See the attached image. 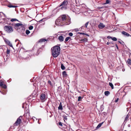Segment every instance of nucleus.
<instances>
[{"label":"nucleus","mask_w":131,"mask_h":131,"mask_svg":"<svg viewBox=\"0 0 131 131\" xmlns=\"http://www.w3.org/2000/svg\"><path fill=\"white\" fill-rule=\"evenodd\" d=\"M104 94L105 95L108 96L110 94V92L108 91H106L104 92Z\"/></svg>","instance_id":"a878e982"},{"label":"nucleus","mask_w":131,"mask_h":131,"mask_svg":"<svg viewBox=\"0 0 131 131\" xmlns=\"http://www.w3.org/2000/svg\"><path fill=\"white\" fill-rule=\"evenodd\" d=\"M4 41L7 45L9 46L10 47H13L12 43L10 42V41L8 39H4Z\"/></svg>","instance_id":"6e6552de"},{"label":"nucleus","mask_w":131,"mask_h":131,"mask_svg":"<svg viewBox=\"0 0 131 131\" xmlns=\"http://www.w3.org/2000/svg\"><path fill=\"white\" fill-rule=\"evenodd\" d=\"M78 33L79 34H82V35H85V33H84L79 32Z\"/></svg>","instance_id":"864d4df0"},{"label":"nucleus","mask_w":131,"mask_h":131,"mask_svg":"<svg viewBox=\"0 0 131 131\" xmlns=\"http://www.w3.org/2000/svg\"><path fill=\"white\" fill-rule=\"evenodd\" d=\"M26 111L25 112V113L24 115V117H25L26 118H30L31 117L30 116V113L29 112V110H26Z\"/></svg>","instance_id":"423d86ee"},{"label":"nucleus","mask_w":131,"mask_h":131,"mask_svg":"<svg viewBox=\"0 0 131 131\" xmlns=\"http://www.w3.org/2000/svg\"><path fill=\"white\" fill-rule=\"evenodd\" d=\"M44 48V46L42 45L41 47L40 48H39V49H38V50H37V52L38 53H37L36 54V55H38L39 54V53L40 52V50H43V49Z\"/></svg>","instance_id":"dca6fc26"},{"label":"nucleus","mask_w":131,"mask_h":131,"mask_svg":"<svg viewBox=\"0 0 131 131\" xmlns=\"http://www.w3.org/2000/svg\"><path fill=\"white\" fill-rule=\"evenodd\" d=\"M128 127H129L130 126V124H128Z\"/></svg>","instance_id":"774afa93"},{"label":"nucleus","mask_w":131,"mask_h":131,"mask_svg":"<svg viewBox=\"0 0 131 131\" xmlns=\"http://www.w3.org/2000/svg\"><path fill=\"white\" fill-rule=\"evenodd\" d=\"M0 92L2 93V94H3V95H5V94L6 93V92H2V91H0Z\"/></svg>","instance_id":"de8ad7c7"},{"label":"nucleus","mask_w":131,"mask_h":131,"mask_svg":"<svg viewBox=\"0 0 131 131\" xmlns=\"http://www.w3.org/2000/svg\"><path fill=\"white\" fill-rule=\"evenodd\" d=\"M59 125H60V126H62V123L61 122H59Z\"/></svg>","instance_id":"5fc2aeb1"},{"label":"nucleus","mask_w":131,"mask_h":131,"mask_svg":"<svg viewBox=\"0 0 131 131\" xmlns=\"http://www.w3.org/2000/svg\"><path fill=\"white\" fill-rule=\"evenodd\" d=\"M122 71H125V69L124 68H123L122 69Z\"/></svg>","instance_id":"680f3d73"},{"label":"nucleus","mask_w":131,"mask_h":131,"mask_svg":"<svg viewBox=\"0 0 131 131\" xmlns=\"http://www.w3.org/2000/svg\"><path fill=\"white\" fill-rule=\"evenodd\" d=\"M73 34L72 33L70 32L69 34V35L70 36H73Z\"/></svg>","instance_id":"a18cd8bd"},{"label":"nucleus","mask_w":131,"mask_h":131,"mask_svg":"<svg viewBox=\"0 0 131 131\" xmlns=\"http://www.w3.org/2000/svg\"><path fill=\"white\" fill-rule=\"evenodd\" d=\"M23 26V25L21 23H18L17 24H15L14 25V26L15 27H21V26Z\"/></svg>","instance_id":"9d476101"},{"label":"nucleus","mask_w":131,"mask_h":131,"mask_svg":"<svg viewBox=\"0 0 131 131\" xmlns=\"http://www.w3.org/2000/svg\"><path fill=\"white\" fill-rule=\"evenodd\" d=\"M71 19L68 16H66L65 15H61L56 20L55 24L57 25H61L62 24L63 25L69 24L71 23Z\"/></svg>","instance_id":"f257e3e1"},{"label":"nucleus","mask_w":131,"mask_h":131,"mask_svg":"<svg viewBox=\"0 0 131 131\" xmlns=\"http://www.w3.org/2000/svg\"><path fill=\"white\" fill-rule=\"evenodd\" d=\"M61 88V87L60 86H59L58 87V89H60Z\"/></svg>","instance_id":"0e129e2a"},{"label":"nucleus","mask_w":131,"mask_h":131,"mask_svg":"<svg viewBox=\"0 0 131 131\" xmlns=\"http://www.w3.org/2000/svg\"><path fill=\"white\" fill-rule=\"evenodd\" d=\"M112 37L110 36H108L107 37V38L108 39H112Z\"/></svg>","instance_id":"603ef678"},{"label":"nucleus","mask_w":131,"mask_h":131,"mask_svg":"<svg viewBox=\"0 0 131 131\" xmlns=\"http://www.w3.org/2000/svg\"><path fill=\"white\" fill-rule=\"evenodd\" d=\"M59 7H61V9L62 10H65L67 8V6L64 5H63L62 6H59Z\"/></svg>","instance_id":"6ab92c4d"},{"label":"nucleus","mask_w":131,"mask_h":131,"mask_svg":"<svg viewBox=\"0 0 131 131\" xmlns=\"http://www.w3.org/2000/svg\"><path fill=\"white\" fill-rule=\"evenodd\" d=\"M48 40V39H40L37 43L39 45H41V43L43 42H45V41H46Z\"/></svg>","instance_id":"0eeeda50"},{"label":"nucleus","mask_w":131,"mask_h":131,"mask_svg":"<svg viewBox=\"0 0 131 131\" xmlns=\"http://www.w3.org/2000/svg\"><path fill=\"white\" fill-rule=\"evenodd\" d=\"M22 118L21 116H20L17 119V121L14 124V126H17L18 125L21 123V119Z\"/></svg>","instance_id":"39448f33"},{"label":"nucleus","mask_w":131,"mask_h":131,"mask_svg":"<svg viewBox=\"0 0 131 131\" xmlns=\"http://www.w3.org/2000/svg\"><path fill=\"white\" fill-rule=\"evenodd\" d=\"M3 57L2 56H0V66L2 65L3 62Z\"/></svg>","instance_id":"a211bd4d"},{"label":"nucleus","mask_w":131,"mask_h":131,"mask_svg":"<svg viewBox=\"0 0 131 131\" xmlns=\"http://www.w3.org/2000/svg\"><path fill=\"white\" fill-rule=\"evenodd\" d=\"M107 114V113L106 112H103L102 113V115L104 116L106 115Z\"/></svg>","instance_id":"4c0bfd02"},{"label":"nucleus","mask_w":131,"mask_h":131,"mask_svg":"<svg viewBox=\"0 0 131 131\" xmlns=\"http://www.w3.org/2000/svg\"><path fill=\"white\" fill-rule=\"evenodd\" d=\"M62 74L63 77H66L67 76V74L66 72L65 71H63L62 73Z\"/></svg>","instance_id":"cd10ccee"},{"label":"nucleus","mask_w":131,"mask_h":131,"mask_svg":"<svg viewBox=\"0 0 131 131\" xmlns=\"http://www.w3.org/2000/svg\"><path fill=\"white\" fill-rule=\"evenodd\" d=\"M3 57V58L4 59V62H6V61H7L8 58L7 55L5 56H4Z\"/></svg>","instance_id":"393cba45"},{"label":"nucleus","mask_w":131,"mask_h":131,"mask_svg":"<svg viewBox=\"0 0 131 131\" xmlns=\"http://www.w3.org/2000/svg\"><path fill=\"white\" fill-rule=\"evenodd\" d=\"M61 69L62 70H64L65 69V67L62 64L61 65Z\"/></svg>","instance_id":"c9c22d12"},{"label":"nucleus","mask_w":131,"mask_h":131,"mask_svg":"<svg viewBox=\"0 0 131 131\" xmlns=\"http://www.w3.org/2000/svg\"><path fill=\"white\" fill-rule=\"evenodd\" d=\"M129 117V115L128 114L127 116L125 118V121H127L128 120V118Z\"/></svg>","instance_id":"ea45409f"},{"label":"nucleus","mask_w":131,"mask_h":131,"mask_svg":"<svg viewBox=\"0 0 131 131\" xmlns=\"http://www.w3.org/2000/svg\"><path fill=\"white\" fill-rule=\"evenodd\" d=\"M48 83L49 84H50V85H52L51 82L49 80L48 81Z\"/></svg>","instance_id":"37998d69"},{"label":"nucleus","mask_w":131,"mask_h":131,"mask_svg":"<svg viewBox=\"0 0 131 131\" xmlns=\"http://www.w3.org/2000/svg\"><path fill=\"white\" fill-rule=\"evenodd\" d=\"M63 118H64V119H65L66 120H67V116H63Z\"/></svg>","instance_id":"49530a36"},{"label":"nucleus","mask_w":131,"mask_h":131,"mask_svg":"<svg viewBox=\"0 0 131 131\" xmlns=\"http://www.w3.org/2000/svg\"><path fill=\"white\" fill-rule=\"evenodd\" d=\"M109 85L111 87V88L112 89H114V86L113 84H112V83L110 82L109 83Z\"/></svg>","instance_id":"c756f323"},{"label":"nucleus","mask_w":131,"mask_h":131,"mask_svg":"<svg viewBox=\"0 0 131 131\" xmlns=\"http://www.w3.org/2000/svg\"><path fill=\"white\" fill-rule=\"evenodd\" d=\"M29 29L30 30H32L33 29V26H31L29 27Z\"/></svg>","instance_id":"c03bdc74"},{"label":"nucleus","mask_w":131,"mask_h":131,"mask_svg":"<svg viewBox=\"0 0 131 131\" xmlns=\"http://www.w3.org/2000/svg\"><path fill=\"white\" fill-rule=\"evenodd\" d=\"M22 107L23 108L27 109L28 107V105H27L26 103H25L23 104Z\"/></svg>","instance_id":"2eb2a0df"},{"label":"nucleus","mask_w":131,"mask_h":131,"mask_svg":"<svg viewBox=\"0 0 131 131\" xmlns=\"http://www.w3.org/2000/svg\"><path fill=\"white\" fill-rule=\"evenodd\" d=\"M6 52L7 54H9L10 52V50L9 49H7L6 51Z\"/></svg>","instance_id":"79ce46f5"},{"label":"nucleus","mask_w":131,"mask_h":131,"mask_svg":"<svg viewBox=\"0 0 131 131\" xmlns=\"http://www.w3.org/2000/svg\"><path fill=\"white\" fill-rule=\"evenodd\" d=\"M58 39L61 42L63 41L64 40V37L62 35L58 37Z\"/></svg>","instance_id":"4468645a"},{"label":"nucleus","mask_w":131,"mask_h":131,"mask_svg":"<svg viewBox=\"0 0 131 131\" xmlns=\"http://www.w3.org/2000/svg\"><path fill=\"white\" fill-rule=\"evenodd\" d=\"M84 26H82L81 27V28L79 29H80V30L82 31V29H84Z\"/></svg>","instance_id":"09e8293b"},{"label":"nucleus","mask_w":131,"mask_h":131,"mask_svg":"<svg viewBox=\"0 0 131 131\" xmlns=\"http://www.w3.org/2000/svg\"><path fill=\"white\" fill-rule=\"evenodd\" d=\"M111 2L110 0H106L105 3H104L103 4L105 5Z\"/></svg>","instance_id":"c85d7f7f"},{"label":"nucleus","mask_w":131,"mask_h":131,"mask_svg":"<svg viewBox=\"0 0 131 131\" xmlns=\"http://www.w3.org/2000/svg\"><path fill=\"white\" fill-rule=\"evenodd\" d=\"M24 48H23V47H22L20 49V50H24Z\"/></svg>","instance_id":"052dcab7"},{"label":"nucleus","mask_w":131,"mask_h":131,"mask_svg":"<svg viewBox=\"0 0 131 131\" xmlns=\"http://www.w3.org/2000/svg\"><path fill=\"white\" fill-rule=\"evenodd\" d=\"M98 27L99 28L102 29L105 27V25L103 23H101L98 25Z\"/></svg>","instance_id":"f8f14e48"},{"label":"nucleus","mask_w":131,"mask_h":131,"mask_svg":"<svg viewBox=\"0 0 131 131\" xmlns=\"http://www.w3.org/2000/svg\"><path fill=\"white\" fill-rule=\"evenodd\" d=\"M122 34L124 35V36L126 37H128L129 36H131L128 33L126 32L125 31H123L122 32Z\"/></svg>","instance_id":"9b49d317"},{"label":"nucleus","mask_w":131,"mask_h":131,"mask_svg":"<svg viewBox=\"0 0 131 131\" xmlns=\"http://www.w3.org/2000/svg\"><path fill=\"white\" fill-rule=\"evenodd\" d=\"M19 32H20L21 34L23 36H25L26 34H25V31H23L22 30H20V31H19Z\"/></svg>","instance_id":"4be33fe9"},{"label":"nucleus","mask_w":131,"mask_h":131,"mask_svg":"<svg viewBox=\"0 0 131 131\" xmlns=\"http://www.w3.org/2000/svg\"><path fill=\"white\" fill-rule=\"evenodd\" d=\"M4 29L6 32L8 33H12L14 31L13 27L10 25H6L4 27Z\"/></svg>","instance_id":"7ed1b4c3"},{"label":"nucleus","mask_w":131,"mask_h":131,"mask_svg":"<svg viewBox=\"0 0 131 131\" xmlns=\"http://www.w3.org/2000/svg\"><path fill=\"white\" fill-rule=\"evenodd\" d=\"M89 23V21L87 22L84 25V27H85L86 28H87V26Z\"/></svg>","instance_id":"72a5a7b5"},{"label":"nucleus","mask_w":131,"mask_h":131,"mask_svg":"<svg viewBox=\"0 0 131 131\" xmlns=\"http://www.w3.org/2000/svg\"><path fill=\"white\" fill-rule=\"evenodd\" d=\"M25 28L24 26L23 25V26H21V27H19V29L20 30H22V31H25Z\"/></svg>","instance_id":"5701e85b"},{"label":"nucleus","mask_w":131,"mask_h":131,"mask_svg":"<svg viewBox=\"0 0 131 131\" xmlns=\"http://www.w3.org/2000/svg\"><path fill=\"white\" fill-rule=\"evenodd\" d=\"M3 83L1 81L0 82V86H2V85H3Z\"/></svg>","instance_id":"8fccbe9b"},{"label":"nucleus","mask_w":131,"mask_h":131,"mask_svg":"<svg viewBox=\"0 0 131 131\" xmlns=\"http://www.w3.org/2000/svg\"><path fill=\"white\" fill-rule=\"evenodd\" d=\"M1 87L4 89H6L7 88V86L5 84H3Z\"/></svg>","instance_id":"e433bc0d"},{"label":"nucleus","mask_w":131,"mask_h":131,"mask_svg":"<svg viewBox=\"0 0 131 131\" xmlns=\"http://www.w3.org/2000/svg\"><path fill=\"white\" fill-rule=\"evenodd\" d=\"M83 97H82L80 96H79L78 97V101H81V100L83 98Z\"/></svg>","instance_id":"bb28decb"},{"label":"nucleus","mask_w":131,"mask_h":131,"mask_svg":"<svg viewBox=\"0 0 131 131\" xmlns=\"http://www.w3.org/2000/svg\"><path fill=\"white\" fill-rule=\"evenodd\" d=\"M29 98H30V100H29V102H30L31 100V99L32 98V96H30Z\"/></svg>","instance_id":"3c124183"},{"label":"nucleus","mask_w":131,"mask_h":131,"mask_svg":"<svg viewBox=\"0 0 131 131\" xmlns=\"http://www.w3.org/2000/svg\"><path fill=\"white\" fill-rule=\"evenodd\" d=\"M4 50L3 48L0 46V56H3V54H4Z\"/></svg>","instance_id":"1a4fd4ad"},{"label":"nucleus","mask_w":131,"mask_h":131,"mask_svg":"<svg viewBox=\"0 0 131 131\" xmlns=\"http://www.w3.org/2000/svg\"><path fill=\"white\" fill-rule=\"evenodd\" d=\"M81 41L83 42H87L88 41V39L86 38H84V39H82Z\"/></svg>","instance_id":"2f4dec72"},{"label":"nucleus","mask_w":131,"mask_h":131,"mask_svg":"<svg viewBox=\"0 0 131 131\" xmlns=\"http://www.w3.org/2000/svg\"><path fill=\"white\" fill-rule=\"evenodd\" d=\"M75 30H76V31H78V30H80V29H79V30H78V29H75Z\"/></svg>","instance_id":"69168bd1"},{"label":"nucleus","mask_w":131,"mask_h":131,"mask_svg":"<svg viewBox=\"0 0 131 131\" xmlns=\"http://www.w3.org/2000/svg\"><path fill=\"white\" fill-rule=\"evenodd\" d=\"M111 42H107L106 43V44L107 45H108L109 44H111Z\"/></svg>","instance_id":"13d9d810"},{"label":"nucleus","mask_w":131,"mask_h":131,"mask_svg":"<svg viewBox=\"0 0 131 131\" xmlns=\"http://www.w3.org/2000/svg\"><path fill=\"white\" fill-rule=\"evenodd\" d=\"M43 20V19H41V20H40L39 21L40 22L41 21H42V20Z\"/></svg>","instance_id":"e2e57ef3"},{"label":"nucleus","mask_w":131,"mask_h":131,"mask_svg":"<svg viewBox=\"0 0 131 131\" xmlns=\"http://www.w3.org/2000/svg\"><path fill=\"white\" fill-rule=\"evenodd\" d=\"M10 21H11L12 22H13L16 21H18V20L16 18H12L11 19Z\"/></svg>","instance_id":"473e14b6"},{"label":"nucleus","mask_w":131,"mask_h":131,"mask_svg":"<svg viewBox=\"0 0 131 131\" xmlns=\"http://www.w3.org/2000/svg\"><path fill=\"white\" fill-rule=\"evenodd\" d=\"M119 100L118 98H117V99L115 101V102L116 103L118 102V100Z\"/></svg>","instance_id":"6e6d98bb"},{"label":"nucleus","mask_w":131,"mask_h":131,"mask_svg":"<svg viewBox=\"0 0 131 131\" xmlns=\"http://www.w3.org/2000/svg\"><path fill=\"white\" fill-rule=\"evenodd\" d=\"M52 55L54 58L57 57L60 52V49L59 46H55L51 48Z\"/></svg>","instance_id":"f03ea898"},{"label":"nucleus","mask_w":131,"mask_h":131,"mask_svg":"<svg viewBox=\"0 0 131 131\" xmlns=\"http://www.w3.org/2000/svg\"><path fill=\"white\" fill-rule=\"evenodd\" d=\"M26 33L27 35H28L30 32V31L28 30H27L26 31Z\"/></svg>","instance_id":"58836bf2"},{"label":"nucleus","mask_w":131,"mask_h":131,"mask_svg":"<svg viewBox=\"0 0 131 131\" xmlns=\"http://www.w3.org/2000/svg\"><path fill=\"white\" fill-rule=\"evenodd\" d=\"M70 37H68L66 38L65 39V41L67 42V41L69 40L70 38Z\"/></svg>","instance_id":"f704fd0d"},{"label":"nucleus","mask_w":131,"mask_h":131,"mask_svg":"<svg viewBox=\"0 0 131 131\" xmlns=\"http://www.w3.org/2000/svg\"><path fill=\"white\" fill-rule=\"evenodd\" d=\"M58 109L61 110H62L63 109V107L61 102L60 103L58 107Z\"/></svg>","instance_id":"aec40b11"},{"label":"nucleus","mask_w":131,"mask_h":131,"mask_svg":"<svg viewBox=\"0 0 131 131\" xmlns=\"http://www.w3.org/2000/svg\"><path fill=\"white\" fill-rule=\"evenodd\" d=\"M68 2L67 1H64L61 4L60 6H62L63 5H64L67 6Z\"/></svg>","instance_id":"f3484780"},{"label":"nucleus","mask_w":131,"mask_h":131,"mask_svg":"<svg viewBox=\"0 0 131 131\" xmlns=\"http://www.w3.org/2000/svg\"><path fill=\"white\" fill-rule=\"evenodd\" d=\"M103 122H102L101 123L99 124L96 127V129H98L103 124Z\"/></svg>","instance_id":"b1692460"},{"label":"nucleus","mask_w":131,"mask_h":131,"mask_svg":"<svg viewBox=\"0 0 131 131\" xmlns=\"http://www.w3.org/2000/svg\"><path fill=\"white\" fill-rule=\"evenodd\" d=\"M115 46H116V48H117V49H118V46H117V45L116 44H115Z\"/></svg>","instance_id":"4d7b16f0"},{"label":"nucleus","mask_w":131,"mask_h":131,"mask_svg":"<svg viewBox=\"0 0 131 131\" xmlns=\"http://www.w3.org/2000/svg\"><path fill=\"white\" fill-rule=\"evenodd\" d=\"M7 6L9 8H12V7L16 8L18 7V6H17L13 5H12L11 4H9Z\"/></svg>","instance_id":"412c9836"},{"label":"nucleus","mask_w":131,"mask_h":131,"mask_svg":"<svg viewBox=\"0 0 131 131\" xmlns=\"http://www.w3.org/2000/svg\"><path fill=\"white\" fill-rule=\"evenodd\" d=\"M47 95L44 93H42L40 96V99L42 102H45L47 99Z\"/></svg>","instance_id":"20e7f679"},{"label":"nucleus","mask_w":131,"mask_h":131,"mask_svg":"<svg viewBox=\"0 0 131 131\" xmlns=\"http://www.w3.org/2000/svg\"><path fill=\"white\" fill-rule=\"evenodd\" d=\"M85 35H86V36H89V35L88 34H85Z\"/></svg>","instance_id":"338daca9"},{"label":"nucleus","mask_w":131,"mask_h":131,"mask_svg":"<svg viewBox=\"0 0 131 131\" xmlns=\"http://www.w3.org/2000/svg\"><path fill=\"white\" fill-rule=\"evenodd\" d=\"M39 78H36L35 80H34V81H33V83L34 82V84H37L38 82H39ZM34 85V84L33 83V85Z\"/></svg>","instance_id":"ddd939ff"},{"label":"nucleus","mask_w":131,"mask_h":131,"mask_svg":"<svg viewBox=\"0 0 131 131\" xmlns=\"http://www.w3.org/2000/svg\"><path fill=\"white\" fill-rule=\"evenodd\" d=\"M127 62L128 64L131 65V60L129 59H128L127 61Z\"/></svg>","instance_id":"7c9ffc66"},{"label":"nucleus","mask_w":131,"mask_h":131,"mask_svg":"<svg viewBox=\"0 0 131 131\" xmlns=\"http://www.w3.org/2000/svg\"><path fill=\"white\" fill-rule=\"evenodd\" d=\"M104 7H98V8L99 9H101L103 8Z\"/></svg>","instance_id":"bf43d9fd"},{"label":"nucleus","mask_w":131,"mask_h":131,"mask_svg":"<svg viewBox=\"0 0 131 131\" xmlns=\"http://www.w3.org/2000/svg\"><path fill=\"white\" fill-rule=\"evenodd\" d=\"M112 39L114 41H116L117 40V38L115 37H114L113 38L112 37Z\"/></svg>","instance_id":"a19ab883"}]
</instances>
